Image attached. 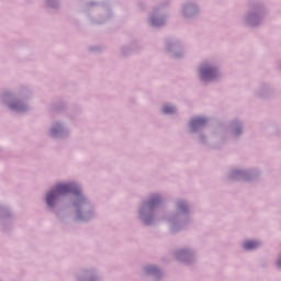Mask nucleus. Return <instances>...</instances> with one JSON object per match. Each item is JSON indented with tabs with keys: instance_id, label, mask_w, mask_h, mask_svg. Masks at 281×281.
I'll list each match as a JSON object with an SVG mask.
<instances>
[{
	"instance_id": "nucleus-1",
	"label": "nucleus",
	"mask_w": 281,
	"mask_h": 281,
	"mask_svg": "<svg viewBox=\"0 0 281 281\" xmlns=\"http://www.w3.org/2000/svg\"><path fill=\"white\" fill-rule=\"evenodd\" d=\"M67 192H74V194H80V190L76 184H57L56 189L47 194L46 203L49 207H54V203L56 202V196L58 194H67Z\"/></svg>"
},
{
	"instance_id": "nucleus-2",
	"label": "nucleus",
	"mask_w": 281,
	"mask_h": 281,
	"mask_svg": "<svg viewBox=\"0 0 281 281\" xmlns=\"http://www.w3.org/2000/svg\"><path fill=\"white\" fill-rule=\"evenodd\" d=\"M215 76H216V69H214V68H202L201 69L202 80H214Z\"/></svg>"
},
{
	"instance_id": "nucleus-3",
	"label": "nucleus",
	"mask_w": 281,
	"mask_h": 281,
	"mask_svg": "<svg viewBox=\"0 0 281 281\" xmlns=\"http://www.w3.org/2000/svg\"><path fill=\"white\" fill-rule=\"evenodd\" d=\"M207 120L204 117H195L191 121V128H196V126H203Z\"/></svg>"
},
{
	"instance_id": "nucleus-4",
	"label": "nucleus",
	"mask_w": 281,
	"mask_h": 281,
	"mask_svg": "<svg viewBox=\"0 0 281 281\" xmlns=\"http://www.w3.org/2000/svg\"><path fill=\"white\" fill-rule=\"evenodd\" d=\"M260 243L258 241H254V240H248L246 243H244V247L246 249H256L257 247H259Z\"/></svg>"
},
{
	"instance_id": "nucleus-5",
	"label": "nucleus",
	"mask_w": 281,
	"mask_h": 281,
	"mask_svg": "<svg viewBox=\"0 0 281 281\" xmlns=\"http://www.w3.org/2000/svg\"><path fill=\"white\" fill-rule=\"evenodd\" d=\"M162 112L166 113L167 115H170V113H175V106H172V105H165L162 108Z\"/></svg>"
},
{
	"instance_id": "nucleus-6",
	"label": "nucleus",
	"mask_w": 281,
	"mask_h": 281,
	"mask_svg": "<svg viewBox=\"0 0 281 281\" xmlns=\"http://www.w3.org/2000/svg\"><path fill=\"white\" fill-rule=\"evenodd\" d=\"M278 266H279V267H281V259H279V261H278Z\"/></svg>"
}]
</instances>
